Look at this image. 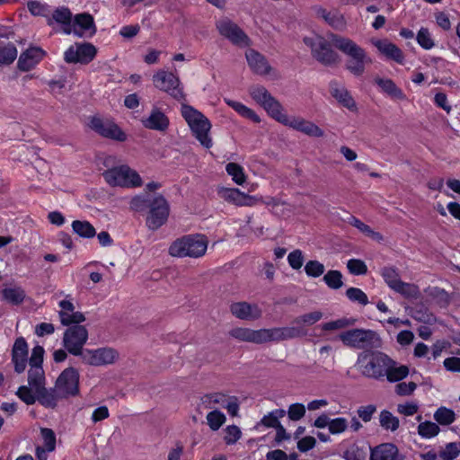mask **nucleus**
<instances>
[{
	"mask_svg": "<svg viewBox=\"0 0 460 460\" xmlns=\"http://www.w3.org/2000/svg\"><path fill=\"white\" fill-rule=\"evenodd\" d=\"M370 446L364 441L356 442L350 445L343 453L346 460H365Z\"/></svg>",
	"mask_w": 460,
	"mask_h": 460,
	"instance_id": "32",
	"label": "nucleus"
},
{
	"mask_svg": "<svg viewBox=\"0 0 460 460\" xmlns=\"http://www.w3.org/2000/svg\"><path fill=\"white\" fill-rule=\"evenodd\" d=\"M154 197V195H151L148 192L135 196L130 201L131 209L137 212L148 210L153 202Z\"/></svg>",
	"mask_w": 460,
	"mask_h": 460,
	"instance_id": "39",
	"label": "nucleus"
},
{
	"mask_svg": "<svg viewBox=\"0 0 460 460\" xmlns=\"http://www.w3.org/2000/svg\"><path fill=\"white\" fill-rule=\"evenodd\" d=\"M40 434L44 441V446L49 452H53L56 448V434L49 428H41Z\"/></svg>",
	"mask_w": 460,
	"mask_h": 460,
	"instance_id": "59",
	"label": "nucleus"
},
{
	"mask_svg": "<svg viewBox=\"0 0 460 460\" xmlns=\"http://www.w3.org/2000/svg\"><path fill=\"white\" fill-rule=\"evenodd\" d=\"M226 103L233 108L238 114L243 116V118L249 119L255 123H259L261 121L260 117L250 108L243 105V103L233 101V100H225Z\"/></svg>",
	"mask_w": 460,
	"mask_h": 460,
	"instance_id": "38",
	"label": "nucleus"
},
{
	"mask_svg": "<svg viewBox=\"0 0 460 460\" xmlns=\"http://www.w3.org/2000/svg\"><path fill=\"white\" fill-rule=\"evenodd\" d=\"M287 126L309 137H323L324 136V131L316 124L300 117L290 118Z\"/></svg>",
	"mask_w": 460,
	"mask_h": 460,
	"instance_id": "21",
	"label": "nucleus"
},
{
	"mask_svg": "<svg viewBox=\"0 0 460 460\" xmlns=\"http://www.w3.org/2000/svg\"><path fill=\"white\" fill-rule=\"evenodd\" d=\"M142 122L146 128L161 132L166 131L170 125L169 118L156 107L153 108L148 118Z\"/></svg>",
	"mask_w": 460,
	"mask_h": 460,
	"instance_id": "23",
	"label": "nucleus"
},
{
	"mask_svg": "<svg viewBox=\"0 0 460 460\" xmlns=\"http://www.w3.org/2000/svg\"><path fill=\"white\" fill-rule=\"evenodd\" d=\"M226 171L238 185H242L246 180L243 168L236 163H228L226 166Z\"/></svg>",
	"mask_w": 460,
	"mask_h": 460,
	"instance_id": "46",
	"label": "nucleus"
},
{
	"mask_svg": "<svg viewBox=\"0 0 460 460\" xmlns=\"http://www.w3.org/2000/svg\"><path fill=\"white\" fill-rule=\"evenodd\" d=\"M303 42L310 48L312 57L320 64L332 66L340 62L339 54L332 49L331 42L324 37H305Z\"/></svg>",
	"mask_w": 460,
	"mask_h": 460,
	"instance_id": "6",
	"label": "nucleus"
},
{
	"mask_svg": "<svg viewBox=\"0 0 460 460\" xmlns=\"http://www.w3.org/2000/svg\"><path fill=\"white\" fill-rule=\"evenodd\" d=\"M460 454V449L456 442H450L446 445V448L439 452V456L443 460H454Z\"/></svg>",
	"mask_w": 460,
	"mask_h": 460,
	"instance_id": "61",
	"label": "nucleus"
},
{
	"mask_svg": "<svg viewBox=\"0 0 460 460\" xmlns=\"http://www.w3.org/2000/svg\"><path fill=\"white\" fill-rule=\"evenodd\" d=\"M429 295L436 300L437 304L440 307H447L450 303L448 293L445 289L438 287L432 288L429 290Z\"/></svg>",
	"mask_w": 460,
	"mask_h": 460,
	"instance_id": "51",
	"label": "nucleus"
},
{
	"mask_svg": "<svg viewBox=\"0 0 460 460\" xmlns=\"http://www.w3.org/2000/svg\"><path fill=\"white\" fill-rule=\"evenodd\" d=\"M1 294L3 300L13 305L22 304L26 296L25 291L21 287L5 288Z\"/></svg>",
	"mask_w": 460,
	"mask_h": 460,
	"instance_id": "34",
	"label": "nucleus"
},
{
	"mask_svg": "<svg viewBox=\"0 0 460 460\" xmlns=\"http://www.w3.org/2000/svg\"><path fill=\"white\" fill-rule=\"evenodd\" d=\"M433 417L438 424L447 426L455 421L456 413L452 409L441 406L435 411Z\"/></svg>",
	"mask_w": 460,
	"mask_h": 460,
	"instance_id": "41",
	"label": "nucleus"
},
{
	"mask_svg": "<svg viewBox=\"0 0 460 460\" xmlns=\"http://www.w3.org/2000/svg\"><path fill=\"white\" fill-rule=\"evenodd\" d=\"M399 450L393 443H383L375 447H370V460H395Z\"/></svg>",
	"mask_w": 460,
	"mask_h": 460,
	"instance_id": "26",
	"label": "nucleus"
},
{
	"mask_svg": "<svg viewBox=\"0 0 460 460\" xmlns=\"http://www.w3.org/2000/svg\"><path fill=\"white\" fill-rule=\"evenodd\" d=\"M375 84L391 98L397 100L405 99V94L402 89L399 88L392 79L376 77L375 78Z\"/></svg>",
	"mask_w": 460,
	"mask_h": 460,
	"instance_id": "30",
	"label": "nucleus"
},
{
	"mask_svg": "<svg viewBox=\"0 0 460 460\" xmlns=\"http://www.w3.org/2000/svg\"><path fill=\"white\" fill-rule=\"evenodd\" d=\"M229 335L238 341L252 342L256 344L263 343V329L252 330L249 328L237 327L229 332Z\"/></svg>",
	"mask_w": 460,
	"mask_h": 460,
	"instance_id": "24",
	"label": "nucleus"
},
{
	"mask_svg": "<svg viewBox=\"0 0 460 460\" xmlns=\"http://www.w3.org/2000/svg\"><path fill=\"white\" fill-rule=\"evenodd\" d=\"M217 29L219 33L230 40L234 45L239 47H247L250 44V39L247 34L234 22L228 18H224L217 22Z\"/></svg>",
	"mask_w": 460,
	"mask_h": 460,
	"instance_id": "13",
	"label": "nucleus"
},
{
	"mask_svg": "<svg viewBox=\"0 0 460 460\" xmlns=\"http://www.w3.org/2000/svg\"><path fill=\"white\" fill-rule=\"evenodd\" d=\"M374 45L388 59L394 60L398 64L403 63L404 55L402 49L395 44L388 41L387 40H377L374 42Z\"/></svg>",
	"mask_w": 460,
	"mask_h": 460,
	"instance_id": "25",
	"label": "nucleus"
},
{
	"mask_svg": "<svg viewBox=\"0 0 460 460\" xmlns=\"http://www.w3.org/2000/svg\"><path fill=\"white\" fill-rule=\"evenodd\" d=\"M330 40L336 49L349 58L345 65L346 69L355 76L362 75L365 72L366 64L372 62L365 49L352 40L335 33H330Z\"/></svg>",
	"mask_w": 460,
	"mask_h": 460,
	"instance_id": "1",
	"label": "nucleus"
},
{
	"mask_svg": "<svg viewBox=\"0 0 460 460\" xmlns=\"http://www.w3.org/2000/svg\"><path fill=\"white\" fill-rule=\"evenodd\" d=\"M97 54V49L90 42H76L69 47L64 54V60L67 64L87 65L92 62Z\"/></svg>",
	"mask_w": 460,
	"mask_h": 460,
	"instance_id": "12",
	"label": "nucleus"
},
{
	"mask_svg": "<svg viewBox=\"0 0 460 460\" xmlns=\"http://www.w3.org/2000/svg\"><path fill=\"white\" fill-rule=\"evenodd\" d=\"M345 221L349 225L355 226L367 236L371 237L374 240L379 241L383 239V236L380 233L374 231L369 226L363 223L361 220H359L358 218L352 215H349L348 218L345 219Z\"/></svg>",
	"mask_w": 460,
	"mask_h": 460,
	"instance_id": "36",
	"label": "nucleus"
},
{
	"mask_svg": "<svg viewBox=\"0 0 460 460\" xmlns=\"http://www.w3.org/2000/svg\"><path fill=\"white\" fill-rule=\"evenodd\" d=\"M405 298H418L420 296V288L417 285L401 281L394 289Z\"/></svg>",
	"mask_w": 460,
	"mask_h": 460,
	"instance_id": "44",
	"label": "nucleus"
},
{
	"mask_svg": "<svg viewBox=\"0 0 460 460\" xmlns=\"http://www.w3.org/2000/svg\"><path fill=\"white\" fill-rule=\"evenodd\" d=\"M247 63L253 73L265 75L270 74L271 66L266 58L255 49H250L245 54Z\"/></svg>",
	"mask_w": 460,
	"mask_h": 460,
	"instance_id": "22",
	"label": "nucleus"
},
{
	"mask_svg": "<svg viewBox=\"0 0 460 460\" xmlns=\"http://www.w3.org/2000/svg\"><path fill=\"white\" fill-rule=\"evenodd\" d=\"M28 384L34 390L45 385V374L42 367H30Z\"/></svg>",
	"mask_w": 460,
	"mask_h": 460,
	"instance_id": "37",
	"label": "nucleus"
},
{
	"mask_svg": "<svg viewBox=\"0 0 460 460\" xmlns=\"http://www.w3.org/2000/svg\"><path fill=\"white\" fill-rule=\"evenodd\" d=\"M87 340L88 331L84 326L72 325L65 331L62 344L68 353L81 357Z\"/></svg>",
	"mask_w": 460,
	"mask_h": 460,
	"instance_id": "8",
	"label": "nucleus"
},
{
	"mask_svg": "<svg viewBox=\"0 0 460 460\" xmlns=\"http://www.w3.org/2000/svg\"><path fill=\"white\" fill-rule=\"evenodd\" d=\"M304 261L303 252L299 249L294 250L288 255V264L293 270H300Z\"/></svg>",
	"mask_w": 460,
	"mask_h": 460,
	"instance_id": "62",
	"label": "nucleus"
},
{
	"mask_svg": "<svg viewBox=\"0 0 460 460\" xmlns=\"http://www.w3.org/2000/svg\"><path fill=\"white\" fill-rule=\"evenodd\" d=\"M380 426L385 430L395 431L400 426L399 419L387 410H383L379 415Z\"/></svg>",
	"mask_w": 460,
	"mask_h": 460,
	"instance_id": "40",
	"label": "nucleus"
},
{
	"mask_svg": "<svg viewBox=\"0 0 460 460\" xmlns=\"http://www.w3.org/2000/svg\"><path fill=\"white\" fill-rule=\"evenodd\" d=\"M102 176L111 187L136 188L142 185L140 175L127 164L108 169L103 172Z\"/></svg>",
	"mask_w": 460,
	"mask_h": 460,
	"instance_id": "7",
	"label": "nucleus"
},
{
	"mask_svg": "<svg viewBox=\"0 0 460 460\" xmlns=\"http://www.w3.org/2000/svg\"><path fill=\"white\" fill-rule=\"evenodd\" d=\"M323 281L332 289H339L343 286L342 274L336 270H331L323 276Z\"/></svg>",
	"mask_w": 460,
	"mask_h": 460,
	"instance_id": "47",
	"label": "nucleus"
},
{
	"mask_svg": "<svg viewBox=\"0 0 460 460\" xmlns=\"http://www.w3.org/2000/svg\"><path fill=\"white\" fill-rule=\"evenodd\" d=\"M72 230L78 236L85 239L93 238L96 234L94 226L86 220H74L72 222Z\"/></svg>",
	"mask_w": 460,
	"mask_h": 460,
	"instance_id": "35",
	"label": "nucleus"
},
{
	"mask_svg": "<svg viewBox=\"0 0 460 460\" xmlns=\"http://www.w3.org/2000/svg\"><path fill=\"white\" fill-rule=\"evenodd\" d=\"M252 98L261 107L272 96L271 93L262 85L252 86L250 89Z\"/></svg>",
	"mask_w": 460,
	"mask_h": 460,
	"instance_id": "49",
	"label": "nucleus"
},
{
	"mask_svg": "<svg viewBox=\"0 0 460 460\" xmlns=\"http://www.w3.org/2000/svg\"><path fill=\"white\" fill-rule=\"evenodd\" d=\"M32 389L30 385H21L15 394L27 405H32L36 402V394H33Z\"/></svg>",
	"mask_w": 460,
	"mask_h": 460,
	"instance_id": "58",
	"label": "nucleus"
},
{
	"mask_svg": "<svg viewBox=\"0 0 460 460\" xmlns=\"http://www.w3.org/2000/svg\"><path fill=\"white\" fill-rule=\"evenodd\" d=\"M80 375L73 367L64 369L56 380L55 387L59 398H68L79 394Z\"/></svg>",
	"mask_w": 460,
	"mask_h": 460,
	"instance_id": "9",
	"label": "nucleus"
},
{
	"mask_svg": "<svg viewBox=\"0 0 460 460\" xmlns=\"http://www.w3.org/2000/svg\"><path fill=\"white\" fill-rule=\"evenodd\" d=\"M52 18L58 23H67V22H72V13L67 7L57 8L52 13Z\"/></svg>",
	"mask_w": 460,
	"mask_h": 460,
	"instance_id": "64",
	"label": "nucleus"
},
{
	"mask_svg": "<svg viewBox=\"0 0 460 460\" xmlns=\"http://www.w3.org/2000/svg\"><path fill=\"white\" fill-rule=\"evenodd\" d=\"M409 375V367L405 365L398 366L397 362L390 358L387 363L385 375L386 379L390 383L400 382Z\"/></svg>",
	"mask_w": 460,
	"mask_h": 460,
	"instance_id": "28",
	"label": "nucleus"
},
{
	"mask_svg": "<svg viewBox=\"0 0 460 460\" xmlns=\"http://www.w3.org/2000/svg\"><path fill=\"white\" fill-rule=\"evenodd\" d=\"M103 137L117 140L119 142H123L127 139L126 134L121 130V128L117 124L113 122H108L107 130Z\"/></svg>",
	"mask_w": 460,
	"mask_h": 460,
	"instance_id": "53",
	"label": "nucleus"
},
{
	"mask_svg": "<svg viewBox=\"0 0 460 460\" xmlns=\"http://www.w3.org/2000/svg\"><path fill=\"white\" fill-rule=\"evenodd\" d=\"M155 86L177 101L185 100V94L178 76L172 72L160 70L153 75Z\"/></svg>",
	"mask_w": 460,
	"mask_h": 460,
	"instance_id": "11",
	"label": "nucleus"
},
{
	"mask_svg": "<svg viewBox=\"0 0 460 460\" xmlns=\"http://www.w3.org/2000/svg\"><path fill=\"white\" fill-rule=\"evenodd\" d=\"M411 316L415 320L422 323H428L432 316L427 307H425L422 304L418 305L415 307L410 308Z\"/></svg>",
	"mask_w": 460,
	"mask_h": 460,
	"instance_id": "57",
	"label": "nucleus"
},
{
	"mask_svg": "<svg viewBox=\"0 0 460 460\" xmlns=\"http://www.w3.org/2000/svg\"><path fill=\"white\" fill-rule=\"evenodd\" d=\"M12 362L14 365V371L22 373L28 362V344L23 337L15 340L12 349Z\"/></svg>",
	"mask_w": 460,
	"mask_h": 460,
	"instance_id": "20",
	"label": "nucleus"
},
{
	"mask_svg": "<svg viewBox=\"0 0 460 460\" xmlns=\"http://www.w3.org/2000/svg\"><path fill=\"white\" fill-rule=\"evenodd\" d=\"M439 426L429 420L420 422L418 426V433L424 438H434L439 433Z\"/></svg>",
	"mask_w": 460,
	"mask_h": 460,
	"instance_id": "45",
	"label": "nucleus"
},
{
	"mask_svg": "<svg viewBox=\"0 0 460 460\" xmlns=\"http://www.w3.org/2000/svg\"><path fill=\"white\" fill-rule=\"evenodd\" d=\"M230 312L238 319L254 321L261 317V309L256 304L234 302L230 305Z\"/></svg>",
	"mask_w": 460,
	"mask_h": 460,
	"instance_id": "18",
	"label": "nucleus"
},
{
	"mask_svg": "<svg viewBox=\"0 0 460 460\" xmlns=\"http://www.w3.org/2000/svg\"><path fill=\"white\" fill-rule=\"evenodd\" d=\"M226 418L225 414L218 411L214 410L207 415V420L209 428L216 431L220 429V427L225 423Z\"/></svg>",
	"mask_w": 460,
	"mask_h": 460,
	"instance_id": "50",
	"label": "nucleus"
},
{
	"mask_svg": "<svg viewBox=\"0 0 460 460\" xmlns=\"http://www.w3.org/2000/svg\"><path fill=\"white\" fill-rule=\"evenodd\" d=\"M208 243V238L204 234H186L171 243L169 254L178 258H199L205 254Z\"/></svg>",
	"mask_w": 460,
	"mask_h": 460,
	"instance_id": "2",
	"label": "nucleus"
},
{
	"mask_svg": "<svg viewBox=\"0 0 460 460\" xmlns=\"http://www.w3.org/2000/svg\"><path fill=\"white\" fill-rule=\"evenodd\" d=\"M389 362L390 357L376 349L363 350L357 359V365L361 369V373L367 377L376 380L385 376Z\"/></svg>",
	"mask_w": 460,
	"mask_h": 460,
	"instance_id": "4",
	"label": "nucleus"
},
{
	"mask_svg": "<svg viewBox=\"0 0 460 460\" xmlns=\"http://www.w3.org/2000/svg\"><path fill=\"white\" fill-rule=\"evenodd\" d=\"M314 14L323 19L330 26L338 30L344 25V20L338 13H331L321 5H314L312 7Z\"/></svg>",
	"mask_w": 460,
	"mask_h": 460,
	"instance_id": "29",
	"label": "nucleus"
},
{
	"mask_svg": "<svg viewBox=\"0 0 460 460\" xmlns=\"http://www.w3.org/2000/svg\"><path fill=\"white\" fill-rule=\"evenodd\" d=\"M349 271L353 275H365L367 272L366 263L359 259H350L347 262Z\"/></svg>",
	"mask_w": 460,
	"mask_h": 460,
	"instance_id": "60",
	"label": "nucleus"
},
{
	"mask_svg": "<svg viewBox=\"0 0 460 460\" xmlns=\"http://www.w3.org/2000/svg\"><path fill=\"white\" fill-rule=\"evenodd\" d=\"M36 401L45 408L54 409L58 404V394L54 390L49 391L45 385L35 390Z\"/></svg>",
	"mask_w": 460,
	"mask_h": 460,
	"instance_id": "31",
	"label": "nucleus"
},
{
	"mask_svg": "<svg viewBox=\"0 0 460 460\" xmlns=\"http://www.w3.org/2000/svg\"><path fill=\"white\" fill-rule=\"evenodd\" d=\"M96 31L97 28L92 14L88 13H82L74 17V35L79 38H83L84 36L91 38L95 35Z\"/></svg>",
	"mask_w": 460,
	"mask_h": 460,
	"instance_id": "17",
	"label": "nucleus"
},
{
	"mask_svg": "<svg viewBox=\"0 0 460 460\" xmlns=\"http://www.w3.org/2000/svg\"><path fill=\"white\" fill-rule=\"evenodd\" d=\"M346 296L351 302H357L361 305H367L368 304L367 296L358 288H349L346 290Z\"/></svg>",
	"mask_w": 460,
	"mask_h": 460,
	"instance_id": "56",
	"label": "nucleus"
},
{
	"mask_svg": "<svg viewBox=\"0 0 460 460\" xmlns=\"http://www.w3.org/2000/svg\"><path fill=\"white\" fill-rule=\"evenodd\" d=\"M331 95L343 107L350 111H357L358 107L350 93L336 80H332L329 84Z\"/></svg>",
	"mask_w": 460,
	"mask_h": 460,
	"instance_id": "19",
	"label": "nucleus"
},
{
	"mask_svg": "<svg viewBox=\"0 0 460 460\" xmlns=\"http://www.w3.org/2000/svg\"><path fill=\"white\" fill-rule=\"evenodd\" d=\"M338 338L345 346L352 349L373 350L382 346L379 334L370 329L355 328L341 332Z\"/></svg>",
	"mask_w": 460,
	"mask_h": 460,
	"instance_id": "3",
	"label": "nucleus"
},
{
	"mask_svg": "<svg viewBox=\"0 0 460 460\" xmlns=\"http://www.w3.org/2000/svg\"><path fill=\"white\" fill-rule=\"evenodd\" d=\"M381 275L391 289H394L402 281L398 270L394 267H384Z\"/></svg>",
	"mask_w": 460,
	"mask_h": 460,
	"instance_id": "43",
	"label": "nucleus"
},
{
	"mask_svg": "<svg viewBox=\"0 0 460 460\" xmlns=\"http://www.w3.org/2000/svg\"><path fill=\"white\" fill-rule=\"evenodd\" d=\"M181 115L200 145L205 148H210L213 145L208 135L211 128L210 121L200 111L186 104L181 107Z\"/></svg>",
	"mask_w": 460,
	"mask_h": 460,
	"instance_id": "5",
	"label": "nucleus"
},
{
	"mask_svg": "<svg viewBox=\"0 0 460 460\" xmlns=\"http://www.w3.org/2000/svg\"><path fill=\"white\" fill-rule=\"evenodd\" d=\"M118 357L119 354L116 349L104 347L96 349H85L80 358L84 364L102 366L112 364Z\"/></svg>",
	"mask_w": 460,
	"mask_h": 460,
	"instance_id": "15",
	"label": "nucleus"
},
{
	"mask_svg": "<svg viewBox=\"0 0 460 460\" xmlns=\"http://www.w3.org/2000/svg\"><path fill=\"white\" fill-rule=\"evenodd\" d=\"M169 214L170 206L168 201L162 194L155 195L148 208L146 219V226L152 231L159 229L167 222Z\"/></svg>",
	"mask_w": 460,
	"mask_h": 460,
	"instance_id": "10",
	"label": "nucleus"
},
{
	"mask_svg": "<svg viewBox=\"0 0 460 460\" xmlns=\"http://www.w3.org/2000/svg\"><path fill=\"white\" fill-rule=\"evenodd\" d=\"M324 265L319 261H308L305 266V271L308 277L318 278L324 272Z\"/></svg>",
	"mask_w": 460,
	"mask_h": 460,
	"instance_id": "54",
	"label": "nucleus"
},
{
	"mask_svg": "<svg viewBox=\"0 0 460 460\" xmlns=\"http://www.w3.org/2000/svg\"><path fill=\"white\" fill-rule=\"evenodd\" d=\"M323 317V314L320 311H314L308 314H305L296 317L293 323L296 324V326H302L301 324L313 325L317 323Z\"/></svg>",
	"mask_w": 460,
	"mask_h": 460,
	"instance_id": "55",
	"label": "nucleus"
},
{
	"mask_svg": "<svg viewBox=\"0 0 460 460\" xmlns=\"http://www.w3.org/2000/svg\"><path fill=\"white\" fill-rule=\"evenodd\" d=\"M18 50L13 42L3 44L0 42V67L10 66L17 58Z\"/></svg>",
	"mask_w": 460,
	"mask_h": 460,
	"instance_id": "33",
	"label": "nucleus"
},
{
	"mask_svg": "<svg viewBox=\"0 0 460 460\" xmlns=\"http://www.w3.org/2000/svg\"><path fill=\"white\" fill-rule=\"evenodd\" d=\"M416 40L419 45L424 49H430L435 46L428 28L421 27L417 33Z\"/></svg>",
	"mask_w": 460,
	"mask_h": 460,
	"instance_id": "52",
	"label": "nucleus"
},
{
	"mask_svg": "<svg viewBox=\"0 0 460 460\" xmlns=\"http://www.w3.org/2000/svg\"><path fill=\"white\" fill-rule=\"evenodd\" d=\"M305 414V407L303 403H292L288 407V415L289 420L296 421L301 420Z\"/></svg>",
	"mask_w": 460,
	"mask_h": 460,
	"instance_id": "63",
	"label": "nucleus"
},
{
	"mask_svg": "<svg viewBox=\"0 0 460 460\" xmlns=\"http://www.w3.org/2000/svg\"><path fill=\"white\" fill-rule=\"evenodd\" d=\"M252 98L261 107L272 96L271 93L262 85L252 86L250 89Z\"/></svg>",
	"mask_w": 460,
	"mask_h": 460,
	"instance_id": "48",
	"label": "nucleus"
},
{
	"mask_svg": "<svg viewBox=\"0 0 460 460\" xmlns=\"http://www.w3.org/2000/svg\"><path fill=\"white\" fill-rule=\"evenodd\" d=\"M262 107L272 119L287 126L290 118L283 112V106L274 96H271Z\"/></svg>",
	"mask_w": 460,
	"mask_h": 460,
	"instance_id": "27",
	"label": "nucleus"
},
{
	"mask_svg": "<svg viewBox=\"0 0 460 460\" xmlns=\"http://www.w3.org/2000/svg\"><path fill=\"white\" fill-rule=\"evenodd\" d=\"M60 322L64 326H72V325H80L81 323L85 321V317L81 312H72L67 313L64 311H59L58 313Z\"/></svg>",
	"mask_w": 460,
	"mask_h": 460,
	"instance_id": "42",
	"label": "nucleus"
},
{
	"mask_svg": "<svg viewBox=\"0 0 460 460\" xmlns=\"http://www.w3.org/2000/svg\"><path fill=\"white\" fill-rule=\"evenodd\" d=\"M307 335L304 326H287L263 329V343L268 341H281L300 338Z\"/></svg>",
	"mask_w": 460,
	"mask_h": 460,
	"instance_id": "14",
	"label": "nucleus"
},
{
	"mask_svg": "<svg viewBox=\"0 0 460 460\" xmlns=\"http://www.w3.org/2000/svg\"><path fill=\"white\" fill-rule=\"evenodd\" d=\"M46 54V51L40 47H29L20 54L17 61V69L21 72H29L34 69Z\"/></svg>",
	"mask_w": 460,
	"mask_h": 460,
	"instance_id": "16",
	"label": "nucleus"
}]
</instances>
